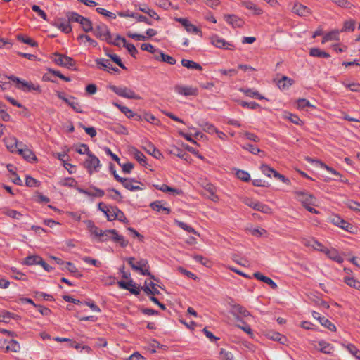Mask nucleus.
<instances>
[{
	"label": "nucleus",
	"mask_w": 360,
	"mask_h": 360,
	"mask_svg": "<svg viewBox=\"0 0 360 360\" xmlns=\"http://www.w3.org/2000/svg\"><path fill=\"white\" fill-rule=\"evenodd\" d=\"M87 229L89 231L96 236L98 233V230L99 229L94 224V222L91 220H87L86 221Z\"/></svg>",
	"instance_id": "obj_56"
},
{
	"label": "nucleus",
	"mask_w": 360,
	"mask_h": 360,
	"mask_svg": "<svg viewBox=\"0 0 360 360\" xmlns=\"http://www.w3.org/2000/svg\"><path fill=\"white\" fill-rule=\"evenodd\" d=\"M71 101L69 103L68 105L70 106L75 112L82 113L83 112L82 106L79 105V103L77 101L76 98L71 97Z\"/></svg>",
	"instance_id": "obj_49"
},
{
	"label": "nucleus",
	"mask_w": 360,
	"mask_h": 360,
	"mask_svg": "<svg viewBox=\"0 0 360 360\" xmlns=\"http://www.w3.org/2000/svg\"><path fill=\"white\" fill-rule=\"evenodd\" d=\"M89 188L93 190L94 192L82 188H77V191L80 193H83L87 196L94 198H101L105 195V192L103 190L100 189L96 187L95 186L91 185L90 186Z\"/></svg>",
	"instance_id": "obj_12"
},
{
	"label": "nucleus",
	"mask_w": 360,
	"mask_h": 360,
	"mask_svg": "<svg viewBox=\"0 0 360 360\" xmlns=\"http://www.w3.org/2000/svg\"><path fill=\"white\" fill-rule=\"evenodd\" d=\"M107 56L111 58V60L115 62L119 67H120L123 70H127L126 66L122 62L120 58L116 54H107Z\"/></svg>",
	"instance_id": "obj_53"
},
{
	"label": "nucleus",
	"mask_w": 360,
	"mask_h": 360,
	"mask_svg": "<svg viewBox=\"0 0 360 360\" xmlns=\"http://www.w3.org/2000/svg\"><path fill=\"white\" fill-rule=\"evenodd\" d=\"M295 194L297 200H299L304 207L305 205H316V198L313 195L300 191H295Z\"/></svg>",
	"instance_id": "obj_10"
},
{
	"label": "nucleus",
	"mask_w": 360,
	"mask_h": 360,
	"mask_svg": "<svg viewBox=\"0 0 360 360\" xmlns=\"http://www.w3.org/2000/svg\"><path fill=\"white\" fill-rule=\"evenodd\" d=\"M17 39L18 40L26 44H28L32 47H36L37 46V43L34 41L33 39H32L30 37H25L24 35L22 34H18L17 35Z\"/></svg>",
	"instance_id": "obj_43"
},
{
	"label": "nucleus",
	"mask_w": 360,
	"mask_h": 360,
	"mask_svg": "<svg viewBox=\"0 0 360 360\" xmlns=\"http://www.w3.org/2000/svg\"><path fill=\"white\" fill-rule=\"evenodd\" d=\"M19 154L21 155L26 160L30 162L37 160V158L34 153L27 147L19 148Z\"/></svg>",
	"instance_id": "obj_22"
},
{
	"label": "nucleus",
	"mask_w": 360,
	"mask_h": 360,
	"mask_svg": "<svg viewBox=\"0 0 360 360\" xmlns=\"http://www.w3.org/2000/svg\"><path fill=\"white\" fill-rule=\"evenodd\" d=\"M181 65L188 68V69H190V70H202V67L198 63L195 62V61H193V60H188V59H182L181 61Z\"/></svg>",
	"instance_id": "obj_27"
},
{
	"label": "nucleus",
	"mask_w": 360,
	"mask_h": 360,
	"mask_svg": "<svg viewBox=\"0 0 360 360\" xmlns=\"http://www.w3.org/2000/svg\"><path fill=\"white\" fill-rule=\"evenodd\" d=\"M240 91L243 92L246 96L251 97V98H255L259 100L264 99L265 98L260 95V94L252 89H240Z\"/></svg>",
	"instance_id": "obj_28"
},
{
	"label": "nucleus",
	"mask_w": 360,
	"mask_h": 360,
	"mask_svg": "<svg viewBox=\"0 0 360 360\" xmlns=\"http://www.w3.org/2000/svg\"><path fill=\"white\" fill-rule=\"evenodd\" d=\"M108 221L119 220L124 224H129L124 212L116 206H110V212L106 216Z\"/></svg>",
	"instance_id": "obj_9"
},
{
	"label": "nucleus",
	"mask_w": 360,
	"mask_h": 360,
	"mask_svg": "<svg viewBox=\"0 0 360 360\" xmlns=\"http://www.w3.org/2000/svg\"><path fill=\"white\" fill-rule=\"evenodd\" d=\"M209 39L210 43L218 49L233 50L235 47L232 43L226 41L224 39L217 34H213L210 36Z\"/></svg>",
	"instance_id": "obj_7"
},
{
	"label": "nucleus",
	"mask_w": 360,
	"mask_h": 360,
	"mask_svg": "<svg viewBox=\"0 0 360 360\" xmlns=\"http://www.w3.org/2000/svg\"><path fill=\"white\" fill-rule=\"evenodd\" d=\"M10 80L16 82L18 84H20L21 86H18V88L22 89V91H27V88L29 87V82L26 81H22L20 78L11 75L7 77Z\"/></svg>",
	"instance_id": "obj_31"
},
{
	"label": "nucleus",
	"mask_w": 360,
	"mask_h": 360,
	"mask_svg": "<svg viewBox=\"0 0 360 360\" xmlns=\"http://www.w3.org/2000/svg\"><path fill=\"white\" fill-rule=\"evenodd\" d=\"M80 25L85 32H92L94 30L91 21L87 18L84 17L80 22Z\"/></svg>",
	"instance_id": "obj_38"
},
{
	"label": "nucleus",
	"mask_w": 360,
	"mask_h": 360,
	"mask_svg": "<svg viewBox=\"0 0 360 360\" xmlns=\"http://www.w3.org/2000/svg\"><path fill=\"white\" fill-rule=\"evenodd\" d=\"M175 224L179 226L180 227L181 229L186 231L187 232H189V233H193L194 234H198V233L196 232V231L193 228L191 227V226L188 225L187 224L183 222V221H179V220H175Z\"/></svg>",
	"instance_id": "obj_44"
},
{
	"label": "nucleus",
	"mask_w": 360,
	"mask_h": 360,
	"mask_svg": "<svg viewBox=\"0 0 360 360\" xmlns=\"http://www.w3.org/2000/svg\"><path fill=\"white\" fill-rule=\"evenodd\" d=\"M12 273L13 274V275L12 276V277L16 280H21V281H25L27 278H26V276L20 272V271H18L16 268L15 267H12L11 269Z\"/></svg>",
	"instance_id": "obj_54"
},
{
	"label": "nucleus",
	"mask_w": 360,
	"mask_h": 360,
	"mask_svg": "<svg viewBox=\"0 0 360 360\" xmlns=\"http://www.w3.org/2000/svg\"><path fill=\"white\" fill-rule=\"evenodd\" d=\"M268 335L269 338H271V340L278 341L282 344H283L284 342L286 340L285 336L282 335L281 333L277 332H270Z\"/></svg>",
	"instance_id": "obj_45"
},
{
	"label": "nucleus",
	"mask_w": 360,
	"mask_h": 360,
	"mask_svg": "<svg viewBox=\"0 0 360 360\" xmlns=\"http://www.w3.org/2000/svg\"><path fill=\"white\" fill-rule=\"evenodd\" d=\"M220 360H234L231 352L221 348L220 349Z\"/></svg>",
	"instance_id": "obj_51"
},
{
	"label": "nucleus",
	"mask_w": 360,
	"mask_h": 360,
	"mask_svg": "<svg viewBox=\"0 0 360 360\" xmlns=\"http://www.w3.org/2000/svg\"><path fill=\"white\" fill-rule=\"evenodd\" d=\"M338 34L339 33L338 31H333L327 33L323 38L322 44L328 41L338 39Z\"/></svg>",
	"instance_id": "obj_47"
},
{
	"label": "nucleus",
	"mask_w": 360,
	"mask_h": 360,
	"mask_svg": "<svg viewBox=\"0 0 360 360\" xmlns=\"http://www.w3.org/2000/svg\"><path fill=\"white\" fill-rule=\"evenodd\" d=\"M4 213L6 215L16 219H19L22 216L20 212L15 210H7Z\"/></svg>",
	"instance_id": "obj_62"
},
{
	"label": "nucleus",
	"mask_w": 360,
	"mask_h": 360,
	"mask_svg": "<svg viewBox=\"0 0 360 360\" xmlns=\"http://www.w3.org/2000/svg\"><path fill=\"white\" fill-rule=\"evenodd\" d=\"M237 177L243 181H248L250 179V176L248 172L243 171V170H238L236 172Z\"/></svg>",
	"instance_id": "obj_61"
},
{
	"label": "nucleus",
	"mask_w": 360,
	"mask_h": 360,
	"mask_svg": "<svg viewBox=\"0 0 360 360\" xmlns=\"http://www.w3.org/2000/svg\"><path fill=\"white\" fill-rule=\"evenodd\" d=\"M294 83L295 81L292 79L287 76H282V77L278 81L277 85L280 89L285 90L288 89Z\"/></svg>",
	"instance_id": "obj_23"
},
{
	"label": "nucleus",
	"mask_w": 360,
	"mask_h": 360,
	"mask_svg": "<svg viewBox=\"0 0 360 360\" xmlns=\"http://www.w3.org/2000/svg\"><path fill=\"white\" fill-rule=\"evenodd\" d=\"M331 222L334 225L340 227L345 231L352 232L351 229L353 228V226L338 215H335L331 217Z\"/></svg>",
	"instance_id": "obj_16"
},
{
	"label": "nucleus",
	"mask_w": 360,
	"mask_h": 360,
	"mask_svg": "<svg viewBox=\"0 0 360 360\" xmlns=\"http://www.w3.org/2000/svg\"><path fill=\"white\" fill-rule=\"evenodd\" d=\"M94 35L100 40L111 42V34L107 25L100 23L93 30Z\"/></svg>",
	"instance_id": "obj_4"
},
{
	"label": "nucleus",
	"mask_w": 360,
	"mask_h": 360,
	"mask_svg": "<svg viewBox=\"0 0 360 360\" xmlns=\"http://www.w3.org/2000/svg\"><path fill=\"white\" fill-rule=\"evenodd\" d=\"M155 188L160 191H162V192H172L176 195H179L182 193L181 190L169 187L167 184H162L161 186L157 185L155 186Z\"/></svg>",
	"instance_id": "obj_40"
},
{
	"label": "nucleus",
	"mask_w": 360,
	"mask_h": 360,
	"mask_svg": "<svg viewBox=\"0 0 360 360\" xmlns=\"http://www.w3.org/2000/svg\"><path fill=\"white\" fill-rule=\"evenodd\" d=\"M53 56L54 58H53V60L58 65L70 69L75 65V60L71 57L58 52L54 53Z\"/></svg>",
	"instance_id": "obj_6"
},
{
	"label": "nucleus",
	"mask_w": 360,
	"mask_h": 360,
	"mask_svg": "<svg viewBox=\"0 0 360 360\" xmlns=\"http://www.w3.org/2000/svg\"><path fill=\"white\" fill-rule=\"evenodd\" d=\"M260 169L264 175H266L269 177L271 176V174H274L275 172L274 169L270 167L269 165H267L266 164H262L260 166Z\"/></svg>",
	"instance_id": "obj_59"
},
{
	"label": "nucleus",
	"mask_w": 360,
	"mask_h": 360,
	"mask_svg": "<svg viewBox=\"0 0 360 360\" xmlns=\"http://www.w3.org/2000/svg\"><path fill=\"white\" fill-rule=\"evenodd\" d=\"M224 18L233 28L242 27L244 25V21L236 15H224Z\"/></svg>",
	"instance_id": "obj_18"
},
{
	"label": "nucleus",
	"mask_w": 360,
	"mask_h": 360,
	"mask_svg": "<svg viewBox=\"0 0 360 360\" xmlns=\"http://www.w3.org/2000/svg\"><path fill=\"white\" fill-rule=\"evenodd\" d=\"M20 347L19 343L15 340H11L9 341L8 345L6 347V352H18L20 351Z\"/></svg>",
	"instance_id": "obj_41"
},
{
	"label": "nucleus",
	"mask_w": 360,
	"mask_h": 360,
	"mask_svg": "<svg viewBox=\"0 0 360 360\" xmlns=\"http://www.w3.org/2000/svg\"><path fill=\"white\" fill-rule=\"evenodd\" d=\"M292 12L300 17H307L311 14V11L309 8L299 2L294 4Z\"/></svg>",
	"instance_id": "obj_13"
},
{
	"label": "nucleus",
	"mask_w": 360,
	"mask_h": 360,
	"mask_svg": "<svg viewBox=\"0 0 360 360\" xmlns=\"http://www.w3.org/2000/svg\"><path fill=\"white\" fill-rule=\"evenodd\" d=\"M130 153L141 165L145 166L146 165V156L137 148L132 147L130 149Z\"/></svg>",
	"instance_id": "obj_25"
},
{
	"label": "nucleus",
	"mask_w": 360,
	"mask_h": 360,
	"mask_svg": "<svg viewBox=\"0 0 360 360\" xmlns=\"http://www.w3.org/2000/svg\"><path fill=\"white\" fill-rule=\"evenodd\" d=\"M242 4L247 9L252 11L254 15H259L263 13L262 9L250 1H243Z\"/></svg>",
	"instance_id": "obj_24"
},
{
	"label": "nucleus",
	"mask_w": 360,
	"mask_h": 360,
	"mask_svg": "<svg viewBox=\"0 0 360 360\" xmlns=\"http://www.w3.org/2000/svg\"><path fill=\"white\" fill-rule=\"evenodd\" d=\"M253 276L259 281L268 284L272 289L278 288L277 284L271 278L264 276L259 271L254 273Z\"/></svg>",
	"instance_id": "obj_19"
},
{
	"label": "nucleus",
	"mask_w": 360,
	"mask_h": 360,
	"mask_svg": "<svg viewBox=\"0 0 360 360\" xmlns=\"http://www.w3.org/2000/svg\"><path fill=\"white\" fill-rule=\"evenodd\" d=\"M233 313L240 314L244 317L248 316L250 312L243 306L240 304H235L232 307Z\"/></svg>",
	"instance_id": "obj_36"
},
{
	"label": "nucleus",
	"mask_w": 360,
	"mask_h": 360,
	"mask_svg": "<svg viewBox=\"0 0 360 360\" xmlns=\"http://www.w3.org/2000/svg\"><path fill=\"white\" fill-rule=\"evenodd\" d=\"M142 149L158 160H160L163 157L160 150H158L151 142L146 141L145 145L142 146Z\"/></svg>",
	"instance_id": "obj_14"
},
{
	"label": "nucleus",
	"mask_w": 360,
	"mask_h": 360,
	"mask_svg": "<svg viewBox=\"0 0 360 360\" xmlns=\"http://www.w3.org/2000/svg\"><path fill=\"white\" fill-rule=\"evenodd\" d=\"M199 125L207 133H209V134L218 133L217 129L212 124H211L208 122L202 121Z\"/></svg>",
	"instance_id": "obj_29"
},
{
	"label": "nucleus",
	"mask_w": 360,
	"mask_h": 360,
	"mask_svg": "<svg viewBox=\"0 0 360 360\" xmlns=\"http://www.w3.org/2000/svg\"><path fill=\"white\" fill-rule=\"evenodd\" d=\"M139 11L148 14L150 17L155 18V20H159L160 19V16L157 14V13L150 9L149 7L145 6L143 7H139Z\"/></svg>",
	"instance_id": "obj_46"
},
{
	"label": "nucleus",
	"mask_w": 360,
	"mask_h": 360,
	"mask_svg": "<svg viewBox=\"0 0 360 360\" xmlns=\"http://www.w3.org/2000/svg\"><path fill=\"white\" fill-rule=\"evenodd\" d=\"M118 182L126 188L131 191L143 190V184L132 178H120Z\"/></svg>",
	"instance_id": "obj_8"
},
{
	"label": "nucleus",
	"mask_w": 360,
	"mask_h": 360,
	"mask_svg": "<svg viewBox=\"0 0 360 360\" xmlns=\"http://www.w3.org/2000/svg\"><path fill=\"white\" fill-rule=\"evenodd\" d=\"M150 207L155 211L160 212L161 210L165 211L167 214L170 213L171 210L169 207H164L162 205V202L156 200L150 203Z\"/></svg>",
	"instance_id": "obj_32"
},
{
	"label": "nucleus",
	"mask_w": 360,
	"mask_h": 360,
	"mask_svg": "<svg viewBox=\"0 0 360 360\" xmlns=\"http://www.w3.org/2000/svg\"><path fill=\"white\" fill-rule=\"evenodd\" d=\"M205 189L206 191H207L209 193V194H210L209 198L212 200L216 201L218 200V197L215 194L216 188L212 184H207L205 187Z\"/></svg>",
	"instance_id": "obj_42"
},
{
	"label": "nucleus",
	"mask_w": 360,
	"mask_h": 360,
	"mask_svg": "<svg viewBox=\"0 0 360 360\" xmlns=\"http://www.w3.org/2000/svg\"><path fill=\"white\" fill-rule=\"evenodd\" d=\"M54 25L66 34L70 33L72 31V27L68 20L63 22H56L54 23Z\"/></svg>",
	"instance_id": "obj_37"
},
{
	"label": "nucleus",
	"mask_w": 360,
	"mask_h": 360,
	"mask_svg": "<svg viewBox=\"0 0 360 360\" xmlns=\"http://www.w3.org/2000/svg\"><path fill=\"white\" fill-rule=\"evenodd\" d=\"M347 349L356 359L360 360V351L354 345L349 344Z\"/></svg>",
	"instance_id": "obj_64"
},
{
	"label": "nucleus",
	"mask_w": 360,
	"mask_h": 360,
	"mask_svg": "<svg viewBox=\"0 0 360 360\" xmlns=\"http://www.w3.org/2000/svg\"><path fill=\"white\" fill-rule=\"evenodd\" d=\"M138 267L141 269V270H138L141 275H150V272L149 271V266L148 261L145 259H141L136 264Z\"/></svg>",
	"instance_id": "obj_26"
},
{
	"label": "nucleus",
	"mask_w": 360,
	"mask_h": 360,
	"mask_svg": "<svg viewBox=\"0 0 360 360\" xmlns=\"http://www.w3.org/2000/svg\"><path fill=\"white\" fill-rule=\"evenodd\" d=\"M0 114L1 119L4 122H8L11 120V116L6 112V106L3 103L0 102Z\"/></svg>",
	"instance_id": "obj_48"
},
{
	"label": "nucleus",
	"mask_w": 360,
	"mask_h": 360,
	"mask_svg": "<svg viewBox=\"0 0 360 360\" xmlns=\"http://www.w3.org/2000/svg\"><path fill=\"white\" fill-rule=\"evenodd\" d=\"M155 59L167 63L169 65H174L176 62V59L161 51H158V54L155 55Z\"/></svg>",
	"instance_id": "obj_21"
},
{
	"label": "nucleus",
	"mask_w": 360,
	"mask_h": 360,
	"mask_svg": "<svg viewBox=\"0 0 360 360\" xmlns=\"http://www.w3.org/2000/svg\"><path fill=\"white\" fill-rule=\"evenodd\" d=\"M321 252H324L330 259H333V261L339 263L342 262V258L335 248H323Z\"/></svg>",
	"instance_id": "obj_20"
},
{
	"label": "nucleus",
	"mask_w": 360,
	"mask_h": 360,
	"mask_svg": "<svg viewBox=\"0 0 360 360\" xmlns=\"http://www.w3.org/2000/svg\"><path fill=\"white\" fill-rule=\"evenodd\" d=\"M174 91L181 95L186 96H195L198 94V90L196 89H193L191 86H186L179 84L174 86Z\"/></svg>",
	"instance_id": "obj_17"
},
{
	"label": "nucleus",
	"mask_w": 360,
	"mask_h": 360,
	"mask_svg": "<svg viewBox=\"0 0 360 360\" xmlns=\"http://www.w3.org/2000/svg\"><path fill=\"white\" fill-rule=\"evenodd\" d=\"M243 202L255 210L262 212L265 214H271L272 210L267 205L263 204L259 201L254 200L250 198H245Z\"/></svg>",
	"instance_id": "obj_5"
},
{
	"label": "nucleus",
	"mask_w": 360,
	"mask_h": 360,
	"mask_svg": "<svg viewBox=\"0 0 360 360\" xmlns=\"http://www.w3.org/2000/svg\"><path fill=\"white\" fill-rule=\"evenodd\" d=\"M80 147L86 148L88 159L85 161L84 166L88 169L89 173L91 174L94 171H96V169L101 167L100 160L89 150L86 144L82 143Z\"/></svg>",
	"instance_id": "obj_2"
},
{
	"label": "nucleus",
	"mask_w": 360,
	"mask_h": 360,
	"mask_svg": "<svg viewBox=\"0 0 360 360\" xmlns=\"http://www.w3.org/2000/svg\"><path fill=\"white\" fill-rule=\"evenodd\" d=\"M60 184L63 186H68V187H71V188H75L76 189H77V188H79L77 186V181L72 177H67V178L63 179L60 181Z\"/></svg>",
	"instance_id": "obj_39"
},
{
	"label": "nucleus",
	"mask_w": 360,
	"mask_h": 360,
	"mask_svg": "<svg viewBox=\"0 0 360 360\" xmlns=\"http://www.w3.org/2000/svg\"><path fill=\"white\" fill-rule=\"evenodd\" d=\"M109 88L117 96L129 99H141V96L136 94L133 90L126 86H117L110 85Z\"/></svg>",
	"instance_id": "obj_3"
},
{
	"label": "nucleus",
	"mask_w": 360,
	"mask_h": 360,
	"mask_svg": "<svg viewBox=\"0 0 360 360\" xmlns=\"http://www.w3.org/2000/svg\"><path fill=\"white\" fill-rule=\"evenodd\" d=\"M240 105L245 108H249L252 110L257 109L260 107V105L257 103L256 102H246V101H241L240 103Z\"/></svg>",
	"instance_id": "obj_63"
},
{
	"label": "nucleus",
	"mask_w": 360,
	"mask_h": 360,
	"mask_svg": "<svg viewBox=\"0 0 360 360\" xmlns=\"http://www.w3.org/2000/svg\"><path fill=\"white\" fill-rule=\"evenodd\" d=\"M319 346L321 347L320 351L324 354H330L332 347L330 345L326 342L321 341L319 343Z\"/></svg>",
	"instance_id": "obj_57"
},
{
	"label": "nucleus",
	"mask_w": 360,
	"mask_h": 360,
	"mask_svg": "<svg viewBox=\"0 0 360 360\" xmlns=\"http://www.w3.org/2000/svg\"><path fill=\"white\" fill-rule=\"evenodd\" d=\"M354 28H355V22L354 20L345 21L344 23V26L342 30V32H343V31L353 32L354 30Z\"/></svg>",
	"instance_id": "obj_60"
},
{
	"label": "nucleus",
	"mask_w": 360,
	"mask_h": 360,
	"mask_svg": "<svg viewBox=\"0 0 360 360\" xmlns=\"http://www.w3.org/2000/svg\"><path fill=\"white\" fill-rule=\"evenodd\" d=\"M346 205L352 210L360 212V202L352 200H349L346 202Z\"/></svg>",
	"instance_id": "obj_52"
},
{
	"label": "nucleus",
	"mask_w": 360,
	"mask_h": 360,
	"mask_svg": "<svg viewBox=\"0 0 360 360\" xmlns=\"http://www.w3.org/2000/svg\"><path fill=\"white\" fill-rule=\"evenodd\" d=\"M40 261H41V257L40 256L30 255L25 259L22 264L27 266H31L34 264H39Z\"/></svg>",
	"instance_id": "obj_33"
},
{
	"label": "nucleus",
	"mask_w": 360,
	"mask_h": 360,
	"mask_svg": "<svg viewBox=\"0 0 360 360\" xmlns=\"http://www.w3.org/2000/svg\"><path fill=\"white\" fill-rule=\"evenodd\" d=\"M95 62L99 69H103L108 72H110V70L115 72H120V70L117 68L114 67L108 59L97 58Z\"/></svg>",
	"instance_id": "obj_11"
},
{
	"label": "nucleus",
	"mask_w": 360,
	"mask_h": 360,
	"mask_svg": "<svg viewBox=\"0 0 360 360\" xmlns=\"http://www.w3.org/2000/svg\"><path fill=\"white\" fill-rule=\"evenodd\" d=\"M304 245L306 246H311L314 250H319L321 252V250L323 248H326L323 247V245L319 243V241L312 239L311 241H308L307 243H305Z\"/></svg>",
	"instance_id": "obj_50"
},
{
	"label": "nucleus",
	"mask_w": 360,
	"mask_h": 360,
	"mask_svg": "<svg viewBox=\"0 0 360 360\" xmlns=\"http://www.w3.org/2000/svg\"><path fill=\"white\" fill-rule=\"evenodd\" d=\"M66 17L68 18V21L70 22H75L80 24V22L83 20L84 18V16L78 14L76 12H68L66 14Z\"/></svg>",
	"instance_id": "obj_35"
},
{
	"label": "nucleus",
	"mask_w": 360,
	"mask_h": 360,
	"mask_svg": "<svg viewBox=\"0 0 360 360\" xmlns=\"http://www.w3.org/2000/svg\"><path fill=\"white\" fill-rule=\"evenodd\" d=\"M309 54L311 56L317 57V58H329L330 56L328 53L322 51L319 48H311L309 51Z\"/></svg>",
	"instance_id": "obj_30"
},
{
	"label": "nucleus",
	"mask_w": 360,
	"mask_h": 360,
	"mask_svg": "<svg viewBox=\"0 0 360 360\" xmlns=\"http://www.w3.org/2000/svg\"><path fill=\"white\" fill-rule=\"evenodd\" d=\"M312 316L314 319H317L319 321V323L325 328H328V330L333 332L336 331V326L328 319H326L324 316H321L319 313L316 311H313Z\"/></svg>",
	"instance_id": "obj_15"
},
{
	"label": "nucleus",
	"mask_w": 360,
	"mask_h": 360,
	"mask_svg": "<svg viewBox=\"0 0 360 360\" xmlns=\"http://www.w3.org/2000/svg\"><path fill=\"white\" fill-rule=\"evenodd\" d=\"M243 148L252 154H257L259 153H262V155H264V151L261 150L259 148H258L257 147L255 146L252 144H246L245 146H243Z\"/></svg>",
	"instance_id": "obj_58"
},
{
	"label": "nucleus",
	"mask_w": 360,
	"mask_h": 360,
	"mask_svg": "<svg viewBox=\"0 0 360 360\" xmlns=\"http://www.w3.org/2000/svg\"><path fill=\"white\" fill-rule=\"evenodd\" d=\"M111 240L113 242L117 243L122 248H125L128 245V241L126 240L123 236L119 235L115 229H107L103 231V238H99V242H105Z\"/></svg>",
	"instance_id": "obj_1"
},
{
	"label": "nucleus",
	"mask_w": 360,
	"mask_h": 360,
	"mask_svg": "<svg viewBox=\"0 0 360 360\" xmlns=\"http://www.w3.org/2000/svg\"><path fill=\"white\" fill-rule=\"evenodd\" d=\"M186 30L188 32L195 33L199 34L200 37H202V31L198 27L192 24L191 22L188 23V27H186Z\"/></svg>",
	"instance_id": "obj_55"
},
{
	"label": "nucleus",
	"mask_w": 360,
	"mask_h": 360,
	"mask_svg": "<svg viewBox=\"0 0 360 360\" xmlns=\"http://www.w3.org/2000/svg\"><path fill=\"white\" fill-rule=\"evenodd\" d=\"M345 283L349 287L360 290V281L352 276H345L344 278Z\"/></svg>",
	"instance_id": "obj_34"
}]
</instances>
